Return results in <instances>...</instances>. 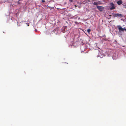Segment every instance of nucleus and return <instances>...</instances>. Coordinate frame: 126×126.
Listing matches in <instances>:
<instances>
[{
  "mask_svg": "<svg viewBox=\"0 0 126 126\" xmlns=\"http://www.w3.org/2000/svg\"><path fill=\"white\" fill-rule=\"evenodd\" d=\"M91 30L90 29H88L87 30V32L88 33H90V32H91Z\"/></svg>",
  "mask_w": 126,
  "mask_h": 126,
  "instance_id": "nucleus-7",
  "label": "nucleus"
},
{
  "mask_svg": "<svg viewBox=\"0 0 126 126\" xmlns=\"http://www.w3.org/2000/svg\"><path fill=\"white\" fill-rule=\"evenodd\" d=\"M117 27L118 28L119 30V33H121V32H124L125 31L126 29L124 28L121 27L120 26H117Z\"/></svg>",
  "mask_w": 126,
  "mask_h": 126,
  "instance_id": "nucleus-1",
  "label": "nucleus"
},
{
  "mask_svg": "<svg viewBox=\"0 0 126 126\" xmlns=\"http://www.w3.org/2000/svg\"><path fill=\"white\" fill-rule=\"evenodd\" d=\"M122 1L121 0H120L117 2V3L119 5L121 4L122 3Z\"/></svg>",
  "mask_w": 126,
  "mask_h": 126,
  "instance_id": "nucleus-4",
  "label": "nucleus"
},
{
  "mask_svg": "<svg viewBox=\"0 0 126 126\" xmlns=\"http://www.w3.org/2000/svg\"><path fill=\"white\" fill-rule=\"evenodd\" d=\"M110 5L111 6V7L110 8V10H113L115 8V7L114 6V4L112 2L111 3H110Z\"/></svg>",
  "mask_w": 126,
  "mask_h": 126,
  "instance_id": "nucleus-3",
  "label": "nucleus"
},
{
  "mask_svg": "<svg viewBox=\"0 0 126 126\" xmlns=\"http://www.w3.org/2000/svg\"><path fill=\"white\" fill-rule=\"evenodd\" d=\"M19 1H20V0H18Z\"/></svg>",
  "mask_w": 126,
  "mask_h": 126,
  "instance_id": "nucleus-11",
  "label": "nucleus"
},
{
  "mask_svg": "<svg viewBox=\"0 0 126 126\" xmlns=\"http://www.w3.org/2000/svg\"><path fill=\"white\" fill-rule=\"evenodd\" d=\"M94 5H97L98 4V3L97 2H94L93 3Z\"/></svg>",
  "mask_w": 126,
  "mask_h": 126,
  "instance_id": "nucleus-6",
  "label": "nucleus"
},
{
  "mask_svg": "<svg viewBox=\"0 0 126 126\" xmlns=\"http://www.w3.org/2000/svg\"><path fill=\"white\" fill-rule=\"evenodd\" d=\"M42 2H45V0H42Z\"/></svg>",
  "mask_w": 126,
  "mask_h": 126,
  "instance_id": "nucleus-8",
  "label": "nucleus"
},
{
  "mask_svg": "<svg viewBox=\"0 0 126 126\" xmlns=\"http://www.w3.org/2000/svg\"><path fill=\"white\" fill-rule=\"evenodd\" d=\"M97 9L100 11H102L104 10V8L102 6H97Z\"/></svg>",
  "mask_w": 126,
  "mask_h": 126,
  "instance_id": "nucleus-2",
  "label": "nucleus"
},
{
  "mask_svg": "<svg viewBox=\"0 0 126 126\" xmlns=\"http://www.w3.org/2000/svg\"><path fill=\"white\" fill-rule=\"evenodd\" d=\"M29 24L28 23V26H29Z\"/></svg>",
  "mask_w": 126,
  "mask_h": 126,
  "instance_id": "nucleus-10",
  "label": "nucleus"
},
{
  "mask_svg": "<svg viewBox=\"0 0 126 126\" xmlns=\"http://www.w3.org/2000/svg\"><path fill=\"white\" fill-rule=\"evenodd\" d=\"M116 16H117L120 17H121L123 16V15L119 13H117L115 14Z\"/></svg>",
  "mask_w": 126,
  "mask_h": 126,
  "instance_id": "nucleus-5",
  "label": "nucleus"
},
{
  "mask_svg": "<svg viewBox=\"0 0 126 126\" xmlns=\"http://www.w3.org/2000/svg\"><path fill=\"white\" fill-rule=\"evenodd\" d=\"M69 0L71 2H72V0Z\"/></svg>",
  "mask_w": 126,
  "mask_h": 126,
  "instance_id": "nucleus-9",
  "label": "nucleus"
}]
</instances>
